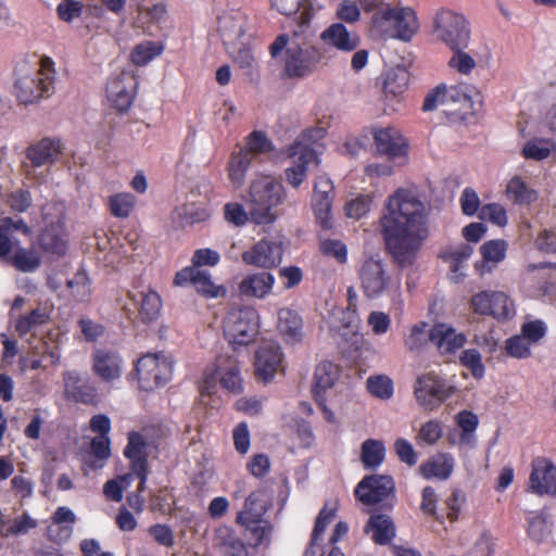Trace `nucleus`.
I'll return each instance as SVG.
<instances>
[{
	"label": "nucleus",
	"instance_id": "obj_55",
	"mask_svg": "<svg viewBox=\"0 0 556 556\" xmlns=\"http://www.w3.org/2000/svg\"><path fill=\"white\" fill-rule=\"evenodd\" d=\"M237 522L242 525L251 534V540L254 545L261 544L270 532V528L262 518L252 520H237Z\"/></svg>",
	"mask_w": 556,
	"mask_h": 556
},
{
	"label": "nucleus",
	"instance_id": "obj_37",
	"mask_svg": "<svg viewBox=\"0 0 556 556\" xmlns=\"http://www.w3.org/2000/svg\"><path fill=\"white\" fill-rule=\"evenodd\" d=\"M277 327L281 334L287 338V340L295 341L301 336L302 319L298 313L291 311L290 308H281L278 312Z\"/></svg>",
	"mask_w": 556,
	"mask_h": 556
},
{
	"label": "nucleus",
	"instance_id": "obj_8",
	"mask_svg": "<svg viewBox=\"0 0 556 556\" xmlns=\"http://www.w3.org/2000/svg\"><path fill=\"white\" fill-rule=\"evenodd\" d=\"M358 278L364 294L369 299H377L400 286L399 281L392 278L387 264L375 257L364 261L358 271Z\"/></svg>",
	"mask_w": 556,
	"mask_h": 556
},
{
	"label": "nucleus",
	"instance_id": "obj_63",
	"mask_svg": "<svg viewBox=\"0 0 556 556\" xmlns=\"http://www.w3.org/2000/svg\"><path fill=\"white\" fill-rule=\"evenodd\" d=\"M371 199L368 195H359L345 204L348 217L358 219L370 210Z\"/></svg>",
	"mask_w": 556,
	"mask_h": 556
},
{
	"label": "nucleus",
	"instance_id": "obj_64",
	"mask_svg": "<svg viewBox=\"0 0 556 556\" xmlns=\"http://www.w3.org/2000/svg\"><path fill=\"white\" fill-rule=\"evenodd\" d=\"M395 10L394 8L386 7L377 11L371 17L374 27L380 33H387L391 26H394Z\"/></svg>",
	"mask_w": 556,
	"mask_h": 556
},
{
	"label": "nucleus",
	"instance_id": "obj_51",
	"mask_svg": "<svg viewBox=\"0 0 556 556\" xmlns=\"http://www.w3.org/2000/svg\"><path fill=\"white\" fill-rule=\"evenodd\" d=\"M507 194L517 203H531L535 200L534 191L530 190L518 177L513 178L507 185Z\"/></svg>",
	"mask_w": 556,
	"mask_h": 556
},
{
	"label": "nucleus",
	"instance_id": "obj_42",
	"mask_svg": "<svg viewBox=\"0 0 556 556\" xmlns=\"http://www.w3.org/2000/svg\"><path fill=\"white\" fill-rule=\"evenodd\" d=\"M333 194H316L313 197V208L316 219L323 229L332 228L331 204Z\"/></svg>",
	"mask_w": 556,
	"mask_h": 556
},
{
	"label": "nucleus",
	"instance_id": "obj_61",
	"mask_svg": "<svg viewBox=\"0 0 556 556\" xmlns=\"http://www.w3.org/2000/svg\"><path fill=\"white\" fill-rule=\"evenodd\" d=\"M337 16L345 23H356L361 18V8L355 0H342L337 8Z\"/></svg>",
	"mask_w": 556,
	"mask_h": 556
},
{
	"label": "nucleus",
	"instance_id": "obj_2",
	"mask_svg": "<svg viewBox=\"0 0 556 556\" xmlns=\"http://www.w3.org/2000/svg\"><path fill=\"white\" fill-rule=\"evenodd\" d=\"M269 49L274 58L286 49L283 73L289 78L311 75L323 60L320 50L298 33L291 39L286 35L278 36Z\"/></svg>",
	"mask_w": 556,
	"mask_h": 556
},
{
	"label": "nucleus",
	"instance_id": "obj_49",
	"mask_svg": "<svg viewBox=\"0 0 556 556\" xmlns=\"http://www.w3.org/2000/svg\"><path fill=\"white\" fill-rule=\"evenodd\" d=\"M90 454L97 458L90 464V467L93 469L101 468L111 455L109 437L98 435L93 438L90 443Z\"/></svg>",
	"mask_w": 556,
	"mask_h": 556
},
{
	"label": "nucleus",
	"instance_id": "obj_1",
	"mask_svg": "<svg viewBox=\"0 0 556 556\" xmlns=\"http://www.w3.org/2000/svg\"><path fill=\"white\" fill-rule=\"evenodd\" d=\"M380 224L393 261L400 267L412 265L428 236L424 203L413 191L399 188L388 197Z\"/></svg>",
	"mask_w": 556,
	"mask_h": 556
},
{
	"label": "nucleus",
	"instance_id": "obj_26",
	"mask_svg": "<svg viewBox=\"0 0 556 556\" xmlns=\"http://www.w3.org/2000/svg\"><path fill=\"white\" fill-rule=\"evenodd\" d=\"M275 279L269 273L262 271L244 277L239 283V293L247 298L264 299L271 292Z\"/></svg>",
	"mask_w": 556,
	"mask_h": 556
},
{
	"label": "nucleus",
	"instance_id": "obj_40",
	"mask_svg": "<svg viewBox=\"0 0 556 556\" xmlns=\"http://www.w3.org/2000/svg\"><path fill=\"white\" fill-rule=\"evenodd\" d=\"M254 157L250 155L249 151L240 149L239 152L233 153L228 165L229 178L237 187L242 186L245 173L251 166Z\"/></svg>",
	"mask_w": 556,
	"mask_h": 556
},
{
	"label": "nucleus",
	"instance_id": "obj_54",
	"mask_svg": "<svg viewBox=\"0 0 556 556\" xmlns=\"http://www.w3.org/2000/svg\"><path fill=\"white\" fill-rule=\"evenodd\" d=\"M337 509L338 503L336 501L332 503L325 504L324 508L320 510L316 519V523L313 530L314 541L319 540L328 525L334 520Z\"/></svg>",
	"mask_w": 556,
	"mask_h": 556
},
{
	"label": "nucleus",
	"instance_id": "obj_27",
	"mask_svg": "<svg viewBox=\"0 0 556 556\" xmlns=\"http://www.w3.org/2000/svg\"><path fill=\"white\" fill-rule=\"evenodd\" d=\"M321 39L342 51H353L359 45V38L356 34L350 33L346 27L340 23L332 24L321 33Z\"/></svg>",
	"mask_w": 556,
	"mask_h": 556
},
{
	"label": "nucleus",
	"instance_id": "obj_12",
	"mask_svg": "<svg viewBox=\"0 0 556 556\" xmlns=\"http://www.w3.org/2000/svg\"><path fill=\"white\" fill-rule=\"evenodd\" d=\"M292 165L285 169L286 181L293 188H299L306 179L307 170L319 165L318 152L300 141H294L287 150Z\"/></svg>",
	"mask_w": 556,
	"mask_h": 556
},
{
	"label": "nucleus",
	"instance_id": "obj_19",
	"mask_svg": "<svg viewBox=\"0 0 556 556\" xmlns=\"http://www.w3.org/2000/svg\"><path fill=\"white\" fill-rule=\"evenodd\" d=\"M282 361L280 346L274 342H264L255 355V375L263 381H269L278 371Z\"/></svg>",
	"mask_w": 556,
	"mask_h": 556
},
{
	"label": "nucleus",
	"instance_id": "obj_6",
	"mask_svg": "<svg viewBox=\"0 0 556 556\" xmlns=\"http://www.w3.org/2000/svg\"><path fill=\"white\" fill-rule=\"evenodd\" d=\"M258 314L253 307L231 308L224 320V332L229 342L248 345L258 333Z\"/></svg>",
	"mask_w": 556,
	"mask_h": 556
},
{
	"label": "nucleus",
	"instance_id": "obj_38",
	"mask_svg": "<svg viewBox=\"0 0 556 556\" xmlns=\"http://www.w3.org/2000/svg\"><path fill=\"white\" fill-rule=\"evenodd\" d=\"M366 390L377 400L389 401L394 393V383L384 374L371 375L366 379Z\"/></svg>",
	"mask_w": 556,
	"mask_h": 556
},
{
	"label": "nucleus",
	"instance_id": "obj_7",
	"mask_svg": "<svg viewBox=\"0 0 556 556\" xmlns=\"http://www.w3.org/2000/svg\"><path fill=\"white\" fill-rule=\"evenodd\" d=\"M434 33L450 49L469 48L470 27L467 18L451 10H441L434 17Z\"/></svg>",
	"mask_w": 556,
	"mask_h": 556
},
{
	"label": "nucleus",
	"instance_id": "obj_21",
	"mask_svg": "<svg viewBox=\"0 0 556 556\" xmlns=\"http://www.w3.org/2000/svg\"><path fill=\"white\" fill-rule=\"evenodd\" d=\"M466 338L451 325L439 323L430 328V342L441 355L453 354L465 344Z\"/></svg>",
	"mask_w": 556,
	"mask_h": 556
},
{
	"label": "nucleus",
	"instance_id": "obj_60",
	"mask_svg": "<svg viewBox=\"0 0 556 556\" xmlns=\"http://www.w3.org/2000/svg\"><path fill=\"white\" fill-rule=\"evenodd\" d=\"M481 219L490 220L497 226H505L507 224V215L504 207L496 203H491L482 206L479 211Z\"/></svg>",
	"mask_w": 556,
	"mask_h": 556
},
{
	"label": "nucleus",
	"instance_id": "obj_32",
	"mask_svg": "<svg viewBox=\"0 0 556 556\" xmlns=\"http://www.w3.org/2000/svg\"><path fill=\"white\" fill-rule=\"evenodd\" d=\"M217 368L220 372V384L231 392H238L241 389V378L237 359L232 356L219 357Z\"/></svg>",
	"mask_w": 556,
	"mask_h": 556
},
{
	"label": "nucleus",
	"instance_id": "obj_53",
	"mask_svg": "<svg viewBox=\"0 0 556 556\" xmlns=\"http://www.w3.org/2000/svg\"><path fill=\"white\" fill-rule=\"evenodd\" d=\"M442 426L437 420H429L424 424L416 437V441L419 445H433L442 437Z\"/></svg>",
	"mask_w": 556,
	"mask_h": 556
},
{
	"label": "nucleus",
	"instance_id": "obj_57",
	"mask_svg": "<svg viewBox=\"0 0 556 556\" xmlns=\"http://www.w3.org/2000/svg\"><path fill=\"white\" fill-rule=\"evenodd\" d=\"M506 248L504 240H491L482 244L481 254L484 261L498 263L505 257Z\"/></svg>",
	"mask_w": 556,
	"mask_h": 556
},
{
	"label": "nucleus",
	"instance_id": "obj_46",
	"mask_svg": "<svg viewBox=\"0 0 556 556\" xmlns=\"http://www.w3.org/2000/svg\"><path fill=\"white\" fill-rule=\"evenodd\" d=\"M457 425L462 429L459 442L472 446L475 443L473 432L478 426V417L471 412L463 410L457 415Z\"/></svg>",
	"mask_w": 556,
	"mask_h": 556
},
{
	"label": "nucleus",
	"instance_id": "obj_13",
	"mask_svg": "<svg viewBox=\"0 0 556 556\" xmlns=\"http://www.w3.org/2000/svg\"><path fill=\"white\" fill-rule=\"evenodd\" d=\"M452 393L453 388L433 374L418 377L414 387L417 403L427 410L439 407Z\"/></svg>",
	"mask_w": 556,
	"mask_h": 556
},
{
	"label": "nucleus",
	"instance_id": "obj_43",
	"mask_svg": "<svg viewBox=\"0 0 556 556\" xmlns=\"http://www.w3.org/2000/svg\"><path fill=\"white\" fill-rule=\"evenodd\" d=\"M466 49H451L454 53L448 60V66L463 75H469L477 66L476 53L472 50L466 52Z\"/></svg>",
	"mask_w": 556,
	"mask_h": 556
},
{
	"label": "nucleus",
	"instance_id": "obj_5",
	"mask_svg": "<svg viewBox=\"0 0 556 556\" xmlns=\"http://www.w3.org/2000/svg\"><path fill=\"white\" fill-rule=\"evenodd\" d=\"M287 192L285 187L270 176L256 177L249 190L247 199L251 222L268 225L277 219L275 208L282 204Z\"/></svg>",
	"mask_w": 556,
	"mask_h": 556
},
{
	"label": "nucleus",
	"instance_id": "obj_35",
	"mask_svg": "<svg viewBox=\"0 0 556 556\" xmlns=\"http://www.w3.org/2000/svg\"><path fill=\"white\" fill-rule=\"evenodd\" d=\"M338 379V367L330 362L320 363L314 374L313 392L316 399L321 397V392L330 389Z\"/></svg>",
	"mask_w": 556,
	"mask_h": 556
},
{
	"label": "nucleus",
	"instance_id": "obj_24",
	"mask_svg": "<svg viewBox=\"0 0 556 556\" xmlns=\"http://www.w3.org/2000/svg\"><path fill=\"white\" fill-rule=\"evenodd\" d=\"M374 140L377 152L390 159L401 156L405 153V142L400 132L391 127L374 130Z\"/></svg>",
	"mask_w": 556,
	"mask_h": 556
},
{
	"label": "nucleus",
	"instance_id": "obj_18",
	"mask_svg": "<svg viewBox=\"0 0 556 556\" xmlns=\"http://www.w3.org/2000/svg\"><path fill=\"white\" fill-rule=\"evenodd\" d=\"M174 283L176 286L191 283L199 293L206 298H218L225 293V290L213 281L207 270L198 267H186L178 271Z\"/></svg>",
	"mask_w": 556,
	"mask_h": 556
},
{
	"label": "nucleus",
	"instance_id": "obj_3",
	"mask_svg": "<svg viewBox=\"0 0 556 556\" xmlns=\"http://www.w3.org/2000/svg\"><path fill=\"white\" fill-rule=\"evenodd\" d=\"M24 160L20 170L30 186H40L48 181L49 168L63 153L62 141L56 137H43L33 141L24 150Z\"/></svg>",
	"mask_w": 556,
	"mask_h": 556
},
{
	"label": "nucleus",
	"instance_id": "obj_58",
	"mask_svg": "<svg viewBox=\"0 0 556 556\" xmlns=\"http://www.w3.org/2000/svg\"><path fill=\"white\" fill-rule=\"evenodd\" d=\"M529 535L536 542L544 541L551 533V525L543 515H536L529 521Z\"/></svg>",
	"mask_w": 556,
	"mask_h": 556
},
{
	"label": "nucleus",
	"instance_id": "obj_41",
	"mask_svg": "<svg viewBox=\"0 0 556 556\" xmlns=\"http://www.w3.org/2000/svg\"><path fill=\"white\" fill-rule=\"evenodd\" d=\"M430 342V328L427 323H418L409 329L404 339V344L409 352H420Z\"/></svg>",
	"mask_w": 556,
	"mask_h": 556
},
{
	"label": "nucleus",
	"instance_id": "obj_39",
	"mask_svg": "<svg viewBox=\"0 0 556 556\" xmlns=\"http://www.w3.org/2000/svg\"><path fill=\"white\" fill-rule=\"evenodd\" d=\"M386 454V447L382 441L368 439L362 444L361 460L365 468L376 469L379 467Z\"/></svg>",
	"mask_w": 556,
	"mask_h": 556
},
{
	"label": "nucleus",
	"instance_id": "obj_36",
	"mask_svg": "<svg viewBox=\"0 0 556 556\" xmlns=\"http://www.w3.org/2000/svg\"><path fill=\"white\" fill-rule=\"evenodd\" d=\"M394 27L396 36L402 40H409L418 29L416 13L410 8L395 10Z\"/></svg>",
	"mask_w": 556,
	"mask_h": 556
},
{
	"label": "nucleus",
	"instance_id": "obj_11",
	"mask_svg": "<svg viewBox=\"0 0 556 556\" xmlns=\"http://www.w3.org/2000/svg\"><path fill=\"white\" fill-rule=\"evenodd\" d=\"M470 306L473 313L492 316L505 321L516 315L514 301L502 291H481L472 295Z\"/></svg>",
	"mask_w": 556,
	"mask_h": 556
},
{
	"label": "nucleus",
	"instance_id": "obj_56",
	"mask_svg": "<svg viewBox=\"0 0 556 556\" xmlns=\"http://www.w3.org/2000/svg\"><path fill=\"white\" fill-rule=\"evenodd\" d=\"M529 343L522 334L514 336L506 340L505 350L511 357L527 358L531 354Z\"/></svg>",
	"mask_w": 556,
	"mask_h": 556
},
{
	"label": "nucleus",
	"instance_id": "obj_25",
	"mask_svg": "<svg viewBox=\"0 0 556 556\" xmlns=\"http://www.w3.org/2000/svg\"><path fill=\"white\" fill-rule=\"evenodd\" d=\"M213 545L222 556H249L245 544L228 527L215 530Z\"/></svg>",
	"mask_w": 556,
	"mask_h": 556
},
{
	"label": "nucleus",
	"instance_id": "obj_20",
	"mask_svg": "<svg viewBox=\"0 0 556 556\" xmlns=\"http://www.w3.org/2000/svg\"><path fill=\"white\" fill-rule=\"evenodd\" d=\"M64 395L66 399L84 404H92L97 400V389L76 370L63 374Z\"/></svg>",
	"mask_w": 556,
	"mask_h": 556
},
{
	"label": "nucleus",
	"instance_id": "obj_33",
	"mask_svg": "<svg viewBox=\"0 0 556 556\" xmlns=\"http://www.w3.org/2000/svg\"><path fill=\"white\" fill-rule=\"evenodd\" d=\"M471 99L455 86H444V113L452 115L465 114L471 109Z\"/></svg>",
	"mask_w": 556,
	"mask_h": 556
},
{
	"label": "nucleus",
	"instance_id": "obj_30",
	"mask_svg": "<svg viewBox=\"0 0 556 556\" xmlns=\"http://www.w3.org/2000/svg\"><path fill=\"white\" fill-rule=\"evenodd\" d=\"M366 531L371 532V539L375 543L383 545L389 543L395 536V527L388 515H372L366 526Z\"/></svg>",
	"mask_w": 556,
	"mask_h": 556
},
{
	"label": "nucleus",
	"instance_id": "obj_47",
	"mask_svg": "<svg viewBox=\"0 0 556 556\" xmlns=\"http://www.w3.org/2000/svg\"><path fill=\"white\" fill-rule=\"evenodd\" d=\"M10 263L20 271L30 273L39 267L40 258L31 250L20 249L10 257Z\"/></svg>",
	"mask_w": 556,
	"mask_h": 556
},
{
	"label": "nucleus",
	"instance_id": "obj_50",
	"mask_svg": "<svg viewBox=\"0 0 556 556\" xmlns=\"http://www.w3.org/2000/svg\"><path fill=\"white\" fill-rule=\"evenodd\" d=\"M109 205L112 215L125 218L134 208L135 198L130 193H118L110 197Z\"/></svg>",
	"mask_w": 556,
	"mask_h": 556
},
{
	"label": "nucleus",
	"instance_id": "obj_45",
	"mask_svg": "<svg viewBox=\"0 0 556 556\" xmlns=\"http://www.w3.org/2000/svg\"><path fill=\"white\" fill-rule=\"evenodd\" d=\"M164 49L162 42L144 41L137 45L131 53L132 62L136 65H146L155 56L160 55Z\"/></svg>",
	"mask_w": 556,
	"mask_h": 556
},
{
	"label": "nucleus",
	"instance_id": "obj_34",
	"mask_svg": "<svg viewBox=\"0 0 556 556\" xmlns=\"http://www.w3.org/2000/svg\"><path fill=\"white\" fill-rule=\"evenodd\" d=\"M268 509L266 494L262 490L252 492L245 500L243 509L238 514L237 520L261 519Z\"/></svg>",
	"mask_w": 556,
	"mask_h": 556
},
{
	"label": "nucleus",
	"instance_id": "obj_62",
	"mask_svg": "<svg viewBox=\"0 0 556 556\" xmlns=\"http://www.w3.org/2000/svg\"><path fill=\"white\" fill-rule=\"evenodd\" d=\"M551 154L549 144L542 140L529 141L522 149V155L526 159H532L536 161L544 160Z\"/></svg>",
	"mask_w": 556,
	"mask_h": 556
},
{
	"label": "nucleus",
	"instance_id": "obj_9",
	"mask_svg": "<svg viewBox=\"0 0 556 556\" xmlns=\"http://www.w3.org/2000/svg\"><path fill=\"white\" fill-rule=\"evenodd\" d=\"M135 370L140 388L150 391L169 381L173 363L162 353L147 354L137 361Z\"/></svg>",
	"mask_w": 556,
	"mask_h": 556
},
{
	"label": "nucleus",
	"instance_id": "obj_52",
	"mask_svg": "<svg viewBox=\"0 0 556 556\" xmlns=\"http://www.w3.org/2000/svg\"><path fill=\"white\" fill-rule=\"evenodd\" d=\"M39 242L43 250L53 254L62 255L66 251V241L52 229L42 231Z\"/></svg>",
	"mask_w": 556,
	"mask_h": 556
},
{
	"label": "nucleus",
	"instance_id": "obj_59",
	"mask_svg": "<svg viewBox=\"0 0 556 556\" xmlns=\"http://www.w3.org/2000/svg\"><path fill=\"white\" fill-rule=\"evenodd\" d=\"M67 287L78 301L86 300L90 293L89 280L84 271H78L72 279L67 280Z\"/></svg>",
	"mask_w": 556,
	"mask_h": 556
},
{
	"label": "nucleus",
	"instance_id": "obj_16",
	"mask_svg": "<svg viewBox=\"0 0 556 556\" xmlns=\"http://www.w3.org/2000/svg\"><path fill=\"white\" fill-rule=\"evenodd\" d=\"M529 491L543 496L556 495V466L545 457H536L531 464Z\"/></svg>",
	"mask_w": 556,
	"mask_h": 556
},
{
	"label": "nucleus",
	"instance_id": "obj_48",
	"mask_svg": "<svg viewBox=\"0 0 556 556\" xmlns=\"http://www.w3.org/2000/svg\"><path fill=\"white\" fill-rule=\"evenodd\" d=\"M273 143L264 131L254 130L245 138L244 151H249L252 157L267 153L273 150Z\"/></svg>",
	"mask_w": 556,
	"mask_h": 556
},
{
	"label": "nucleus",
	"instance_id": "obj_15",
	"mask_svg": "<svg viewBox=\"0 0 556 556\" xmlns=\"http://www.w3.org/2000/svg\"><path fill=\"white\" fill-rule=\"evenodd\" d=\"M137 79L130 72L113 76L106 86L108 100L119 112L127 111L135 98Z\"/></svg>",
	"mask_w": 556,
	"mask_h": 556
},
{
	"label": "nucleus",
	"instance_id": "obj_29",
	"mask_svg": "<svg viewBox=\"0 0 556 556\" xmlns=\"http://www.w3.org/2000/svg\"><path fill=\"white\" fill-rule=\"evenodd\" d=\"M454 469V458L452 455L441 453L424 463L419 470L421 475L427 478H437L440 480H446Z\"/></svg>",
	"mask_w": 556,
	"mask_h": 556
},
{
	"label": "nucleus",
	"instance_id": "obj_23",
	"mask_svg": "<svg viewBox=\"0 0 556 556\" xmlns=\"http://www.w3.org/2000/svg\"><path fill=\"white\" fill-rule=\"evenodd\" d=\"M247 15L231 10L218 17V31L225 45H235L245 33Z\"/></svg>",
	"mask_w": 556,
	"mask_h": 556
},
{
	"label": "nucleus",
	"instance_id": "obj_17",
	"mask_svg": "<svg viewBox=\"0 0 556 556\" xmlns=\"http://www.w3.org/2000/svg\"><path fill=\"white\" fill-rule=\"evenodd\" d=\"M282 254L280 242L263 239L242 253V261L256 267L273 268L281 263Z\"/></svg>",
	"mask_w": 556,
	"mask_h": 556
},
{
	"label": "nucleus",
	"instance_id": "obj_14",
	"mask_svg": "<svg viewBox=\"0 0 556 556\" xmlns=\"http://www.w3.org/2000/svg\"><path fill=\"white\" fill-rule=\"evenodd\" d=\"M394 482L390 476L371 475L356 486L355 495L365 505L380 503L393 495Z\"/></svg>",
	"mask_w": 556,
	"mask_h": 556
},
{
	"label": "nucleus",
	"instance_id": "obj_10",
	"mask_svg": "<svg viewBox=\"0 0 556 556\" xmlns=\"http://www.w3.org/2000/svg\"><path fill=\"white\" fill-rule=\"evenodd\" d=\"M161 307L160 295L149 288L141 291H128L123 302V311L128 319L139 320L142 324L154 321L161 313Z\"/></svg>",
	"mask_w": 556,
	"mask_h": 556
},
{
	"label": "nucleus",
	"instance_id": "obj_4",
	"mask_svg": "<svg viewBox=\"0 0 556 556\" xmlns=\"http://www.w3.org/2000/svg\"><path fill=\"white\" fill-rule=\"evenodd\" d=\"M14 92L22 104H33L54 93L55 70L53 61L42 56L38 68L20 66L15 72Z\"/></svg>",
	"mask_w": 556,
	"mask_h": 556
},
{
	"label": "nucleus",
	"instance_id": "obj_28",
	"mask_svg": "<svg viewBox=\"0 0 556 556\" xmlns=\"http://www.w3.org/2000/svg\"><path fill=\"white\" fill-rule=\"evenodd\" d=\"M408 72L401 66L390 68L386 73L383 81V96L387 100L399 103V98L407 88L408 84Z\"/></svg>",
	"mask_w": 556,
	"mask_h": 556
},
{
	"label": "nucleus",
	"instance_id": "obj_44",
	"mask_svg": "<svg viewBox=\"0 0 556 556\" xmlns=\"http://www.w3.org/2000/svg\"><path fill=\"white\" fill-rule=\"evenodd\" d=\"M472 253V248L469 244H458L448 247L441 253V257L450 264L453 273L457 274L462 267V263L467 261Z\"/></svg>",
	"mask_w": 556,
	"mask_h": 556
},
{
	"label": "nucleus",
	"instance_id": "obj_22",
	"mask_svg": "<svg viewBox=\"0 0 556 556\" xmlns=\"http://www.w3.org/2000/svg\"><path fill=\"white\" fill-rule=\"evenodd\" d=\"M92 370L101 380L112 382L122 375L123 361L113 351L98 349L92 353Z\"/></svg>",
	"mask_w": 556,
	"mask_h": 556
},
{
	"label": "nucleus",
	"instance_id": "obj_31",
	"mask_svg": "<svg viewBox=\"0 0 556 556\" xmlns=\"http://www.w3.org/2000/svg\"><path fill=\"white\" fill-rule=\"evenodd\" d=\"M151 444L147 442L141 433L132 432L128 437V444L125 448V456L130 460V469L136 468L137 465L148 467L147 457Z\"/></svg>",
	"mask_w": 556,
	"mask_h": 556
}]
</instances>
